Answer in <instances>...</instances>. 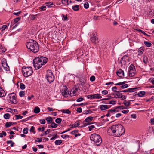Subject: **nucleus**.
<instances>
[{
    "mask_svg": "<svg viewBox=\"0 0 154 154\" xmlns=\"http://www.w3.org/2000/svg\"><path fill=\"white\" fill-rule=\"evenodd\" d=\"M108 131L112 132L115 137H119L125 133V130L121 124L113 125L110 127Z\"/></svg>",
    "mask_w": 154,
    "mask_h": 154,
    "instance_id": "1",
    "label": "nucleus"
},
{
    "mask_svg": "<svg viewBox=\"0 0 154 154\" xmlns=\"http://www.w3.org/2000/svg\"><path fill=\"white\" fill-rule=\"evenodd\" d=\"M48 61V58L41 56L40 57H37L34 59L33 61V64L35 69H38L41 68L43 65L46 63Z\"/></svg>",
    "mask_w": 154,
    "mask_h": 154,
    "instance_id": "2",
    "label": "nucleus"
},
{
    "mask_svg": "<svg viewBox=\"0 0 154 154\" xmlns=\"http://www.w3.org/2000/svg\"><path fill=\"white\" fill-rule=\"evenodd\" d=\"M26 46L27 49L34 53L37 52L39 50L38 43L34 40H31L29 42H27Z\"/></svg>",
    "mask_w": 154,
    "mask_h": 154,
    "instance_id": "3",
    "label": "nucleus"
},
{
    "mask_svg": "<svg viewBox=\"0 0 154 154\" xmlns=\"http://www.w3.org/2000/svg\"><path fill=\"white\" fill-rule=\"evenodd\" d=\"M90 140L93 141L96 146H100L102 142V139L100 136L96 134H92L90 137Z\"/></svg>",
    "mask_w": 154,
    "mask_h": 154,
    "instance_id": "4",
    "label": "nucleus"
},
{
    "mask_svg": "<svg viewBox=\"0 0 154 154\" xmlns=\"http://www.w3.org/2000/svg\"><path fill=\"white\" fill-rule=\"evenodd\" d=\"M22 72L24 76L25 77H27L32 74V69L31 67H26L23 66L22 68Z\"/></svg>",
    "mask_w": 154,
    "mask_h": 154,
    "instance_id": "5",
    "label": "nucleus"
},
{
    "mask_svg": "<svg viewBox=\"0 0 154 154\" xmlns=\"http://www.w3.org/2000/svg\"><path fill=\"white\" fill-rule=\"evenodd\" d=\"M46 78L49 83L52 82L54 79V76L51 71L48 70L47 72Z\"/></svg>",
    "mask_w": 154,
    "mask_h": 154,
    "instance_id": "6",
    "label": "nucleus"
},
{
    "mask_svg": "<svg viewBox=\"0 0 154 154\" xmlns=\"http://www.w3.org/2000/svg\"><path fill=\"white\" fill-rule=\"evenodd\" d=\"M7 98L9 101V103L12 104H15L17 103V101L16 99V97L15 96L14 93L8 94Z\"/></svg>",
    "mask_w": 154,
    "mask_h": 154,
    "instance_id": "7",
    "label": "nucleus"
},
{
    "mask_svg": "<svg viewBox=\"0 0 154 154\" xmlns=\"http://www.w3.org/2000/svg\"><path fill=\"white\" fill-rule=\"evenodd\" d=\"M90 40L92 43L95 45L97 44L99 42L98 38L96 36L95 34L94 33H93L91 34Z\"/></svg>",
    "mask_w": 154,
    "mask_h": 154,
    "instance_id": "8",
    "label": "nucleus"
},
{
    "mask_svg": "<svg viewBox=\"0 0 154 154\" xmlns=\"http://www.w3.org/2000/svg\"><path fill=\"white\" fill-rule=\"evenodd\" d=\"M129 57L127 55H125L121 58L119 61V63L121 65H125L126 62L129 61Z\"/></svg>",
    "mask_w": 154,
    "mask_h": 154,
    "instance_id": "9",
    "label": "nucleus"
},
{
    "mask_svg": "<svg viewBox=\"0 0 154 154\" xmlns=\"http://www.w3.org/2000/svg\"><path fill=\"white\" fill-rule=\"evenodd\" d=\"M87 98L88 99H100L102 97L99 94H95L93 95H89L87 96Z\"/></svg>",
    "mask_w": 154,
    "mask_h": 154,
    "instance_id": "10",
    "label": "nucleus"
},
{
    "mask_svg": "<svg viewBox=\"0 0 154 154\" xmlns=\"http://www.w3.org/2000/svg\"><path fill=\"white\" fill-rule=\"evenodd\" d=\"M69 91L68 90V88L66 86H64L62 91L61 94L63 96H65L68 94Z\"/></svg>",
    "mask_w": 154,
    "mask_h": 154,
    "instance_id": "11",
    "label": "nucleus"
},
{
    "mask_svg": "<svg viewBox=\"0 0 154 154\" xmlns=\"http://www.w3.org/2000/svg\"><path fill=\"white\" fill-rule=\"evenodd\" d=\"M116 74L119 77H122V76H124V72L121 69H119L117 71Z\"/></svg>",
    "mask_w": 154,
    "mask_h": 154,
    "instance_id": "12",
    "label": "nucleus"
},
{
    "mask_svg": "<svg viewBox=\"0 0 154 154\" xmlns=\"http://www.w3.org/2000/svg\"><path fill=\"white\" fill-rule=\"evenodd\" d=\"M110 106L109 105H100V108L101 110H104L108 109Z\"/></svg>",
    "mask_w": 154,
    "mask_h": 154,
    "instance_id": "13",
    "label": "nucleus"
},
{
    "mask_svg": "<svg viewBox=\"0 0 154 154\" xmlns=\"http://www.w3.org/2000/svg\"><path fill=\"white\" fill-rule=\"evenodd\" d=\"M6 95V94L5 91L2 89L0 87V97H5Z\"/></svg>",
    "mask_w": 154,
    "mask_h": 154,
    "instance_id": "14",
    "label": "nucleus"
},
{
    "mask_svg": "<svg viewBox=\"0 0 154 154\" xmlns=\"http://www.w3.org/2000/svg\"><path fill=\"white\" fill-rule=\"evenodd\" d=\"M72 3V2L71 1V0H62L61 1L62 3L65 5H69V2Z\"/></svg>",
    "mask_w": 154,
    "mask_h": 154,
    "instance_id": "15",
    "label": "nucleus"
},
{
    "mask_svg": "<svg viewBox=\"0 0 154 154\" xmlns=\"http://www.w3.org/2000/svg\"><path fill=\"white\" fill-rule=\"evenodd\" d=\"M2 66H3L5 69L6 71H8L9 70V67L6 63L5 64L3 63H2Z\"/></svg>",
    "mask_w": 154,
    "mask_h": 154,
    "instance_id": "16",
    "label": "nucleus"
},
{
    "mask_svg": "<svg viewBox=\"0 0 154 154\" xmlns=\"http://www.w3.org/2000/svg\"><path fill=\"white\" fill-rule=\"evenodd\" d=\"M93 118V117L89 116L86 118L85 119V121L86 122L89 123L88 122H91Z\"/></svg>",
    "mask_w": 154,
    "mask_h": 154,
    "instance_id": "17",
    "label": "nucleus"
},
{
    "mask_svg": "<svg viewBox=\"0 0 154 154\" xmlns=\"http://www.w3.org/2000/svg\"><path fill=\"white\" fill-rule=\"evenodd\" d=\"M45 119L46 120L48 124H49L51 123L53 121V119L51 117H47Z\"/></svg>",
    "mask_w": 154,
    "mask_h": 154,
    "instance_id": "18",
    "label": "nucleus"
},
{
    "mask_svg": "<svg viewBox=\"0 0 154 154\" xmlns=\"http://www.w3.org/2000/svg\"><path fill=\"white\" fill-rule=\"evenodd\" d=\"M117 93L116 94H113V95H116L117 96V97L115 96V97L116 98H122V95L121 93Z\"/></svg>",
    "mask_w": 154,
    "mask_h": 154,
    "instance_id": "19",
    "label": "nucleus"
},
{
    "mask_svg": "<svg viewBox=\"0 0 154 154\" xmlns=\"http://www.w3.org/2000/svg\"><path fill=\"white\" fill-rule=\"evenodd\" d=\"M72 9L75 11H78L79 9V5H75V6H73Z\"/></svg>",
    "mask_w": 154,
    "mask_h": 154,
    "instance_id": "20",
    "label": "nucleus"
},
{
    "mask_svg": "<svg viewBox=\"0 0 154 154\" xmlns=\"http://www.w3.org/2000/svg\"><path fill=\"white\" fill-rule=\"evenodd\" d=\"M135 73H134V71H132L129 70V72L128 75L130 77H132L134 76Z\"/></svg>",
    "mask_w": 154,
    "mask_h": 154,
    "instance_id": "21",
    "label": "nucleus"
},
{
    "mask_svg": "<svg viewBox=\"0 0 154 154\" xmlns=\"http://www.w3.org/2000/svg\"><path fill=\"white\" fill-rule=\"evenodd\" d=\"M40 112V109L38 107H35L34 110V112L35 113L37 114Z\"/></svg>",
    "mask_w": 154,
    "mask_h": 154,
    "instance_id": "22",
    "label": "nucleus"
},
{
    "mask_svg": "<svg viewBox=\"0 0 154 154\" xmlns=\"http://www.w3.org/2000/svg\"><path fill=\"white\" fill-rule=\"evenodd\" d=\"M145 94V92L144 91H140L139 92L137 95L140 97H143Z\"/></svg>",
    "mask_w": 154,
    "mask_h": 154,
    "instance_id": "23",
    "label": "nucleus"
},
{
    "mask_svg": "<svg viewBox=\"0 0 154 154\" xmlns=\"http://www.w3.org/2000/svg\"><path fill=\"white\" fill-rule=\"evenodd\" d=\"M144 51V50L142 48H140L138 50V55H140L143 54Z\"/></svg>",
    "mask_w": 154,
    "mask_h": 154,
    "instance_id": "24",
    "label": "nucleus"
},
{
    "mask_svg": "<svg viewBox=\"0 0 154 154\" xmlns=\"http://www.w3.org/2000/svg\"><path fill=\"white\" fill-rule=\"evenodd\" d=\"M21 18V17H17L15 19L13 20L11 22V25L10 26H11V23H12V22L13 21L14 22H15V23H16Z\"/></svg>",
    "mask_w": 154,
    "mask_h": 154,
    "instance_id": "25",
    "label": "nucleus"
},
{
    "mask_svg": "<svg viewBox=\"0 0 154 154\" xmlns=\"http://www.w3.org/2000/svg\"><path fill=\"white\" fill-rule=\"evenodd\" d=\"M62 112L63 113H67L68 114H69L71 113V111L69 109L66 110H61Z\"/></svg>",
    "mask_w": 154,
    "mask_h": 154,
    "instance_id": "26",
    "label": "nucleus"
},
{
    "mask_svg": "<svg viewBox=\"0 0 154 154\" xmlns=\"http://www.w3.org/2000/svg\"><path fill=\"white\" fill-rule=\"evenodd\" d=\"M62 140H57L55 142V143L56 145H60L62 143Z\"/></svg>",
    "mask_w": 154,
    "mask_h": 154,
    "instance_id": "27",
    "label": "nucleus"
},
{
    "mask_svg": "<svg viewBox=\"0 0 154 154\" xmlns=\"http://www.w3.org/2000/svg\"><path fill=\"white\" fill-rule=\"evenodd\" d=\"M131 103L129 101H127L126 100H125L123 102V104L126 107H128L129 106Z\"/></svg>",
    "mask_w": 154,
    "mask_h": 154,
    "instance_id": "28",
    "label": "nucleus"
},
{
    "mask_svg": "<svg viewBox=\"0 0 154 154\" xmlns=\"http://www.w3.org/2000/svg\"><path fill=\"white\" fill-rule=\"evenodd\" d=\"M6 143L7 144H9L10 143V144H11L10 146L12 147L13 146L14 144V142H13L12 141V140L7 141Z\"/></svg>",
    "mask_w": 154,
    "mask_h": 154,
    "instance_id": "29",
    "label": "nucleus"
},
{
    "mask_svg": "<svg viewBox=\"0 0 154 154\" xmlns=\"http://www.w3.org/2000/svg\"><path fill=\"white\" fill-rule=\"evenodd\" d=\"M129 70L132 71H134L135 70V67L133 64H131L129 67Z\"/></svg>",
    "mask_w": 154,
    "mask_h": 154,
    "instance_id": "30",
    "label": "nucleus"
},
{
    "mask_svg": "<svg viewBox=\"0 0 154 154\" xmlns=\"http://www.w3.org/2000/svg\"><path fill=\"white\" fill-rule=\"evenodd\" d=\"M144 44L146 46L148 47H150L151 45V43L149 42L144 41Z\"/></svg>",
    "mask_w": 154,
    "mask_h": 154,
    "instance_id": "31",
    "label": "nucleus"
},
{
    "mask_svg": "<svg viewBox=\"0 0 154 154\" xmlns=\"http://www.w3.org/2000/svg\"><path fill=\"white\" fill-rule=\"evenodd\" d=\"M10 117V115L8 113L5 114L4 115V118L6 119H9Z\"/></svg>",
    "mask_w": 154,
    "mask_h": 154,
    "instance_id": "32",
    "label": "nucleus"
},
{
    "mask_svg": "<svg viewBox=\"0 0 154 154\" xmlns=\"http://www.w3.org/2000/svg\"><path fill=\"white\" fill-rule=\"evenodd\" d=\"M62 121V119L60 118H58L55 120V122L57 124H60Z\"/></svg>",
    "mask_w": 154,
    "mask_h": 154,
    "instance_id": "33",
    "label": "nucleus"
},
{
    "mask_svg": "<svg viewBox=\"0 0 154 154\" xmlns=\"http://www.w3.org/2000/svg\"><path fill=\"white\" fill-rule=\"evenodd\" d=\"M12 122H7L6 123L5 126L6 127H9L11 126L12 125Z\"/></svg>",
    "mask_w": 154,
    "mask_h": 154,
    "instance_id": "34",
    "label": "nucleus"
},
{
    "mask_svg": "<svg viewBox=\"0 0 154 154\" xmlns=\"http://www.w3.org/2000/svg\"><path fill=\"white\" fill-rule=\"evenodd\" d=\"M19 95L20 97H23L25 95V92L24 91H22L20 92L19 93Z\"/></svg>",
    "mask_w": 154,
    "mask_h": 154,
    "instance_id": "35",
    "label": "nucleus"
},
{
    "mask_svg": "<svg viewBox=\"0 0 154 154\" xmlns=\"http://www.w3.org/2000/svg\"><path fill=\"white\" fill-rule=\"evenodd\" d=\"M116 107H115V109H111L109 110L108 111V112L109 113H112V114H114L116 112Z\"/></svg>",
    "mask_w": 154,
    "mask_h": 154,
    "instance_id": "36",
    "label": "nucleus"
},
{
    "mask_svg": "<svg viewBox=\"0 0 154 154\" xmlns=\"http://www.w3.org/2000/svg\"><path fill=\"white\" fill-rule=\"evenodd\" d=\"M137 88L135 87V88H132L128 89V92H134L135 91L134 90L136 89H137Z\"/></svg>",
    "mask_w": 154,
    "mask_h": 154,
    "instance_id": "37",
    "label": "nucleus"
},
{
    "mask_svg": "<svg viewBox=\"0 0 154 154\" xmlns=\"http://www.w3.org/2000/svg\"><path fill=\"white\" fill-rule=\"evenodd\" d=\"M92 111L90 110H86L84 111L83 113L84 114H87L89 113H91L92 112Z\"/></svg>",
    "mask_w": 154,
    "mask_h": 154,
    "instance_id": "38",
    "label": "nucleus"
},
{
    "mask_svg": "<svg viewBox=\"0 0 154 154\" xmlns=\"http://www.w3.org/2000/svg\"><path fill=\"white\" fill-rule=\"evenodd\" d=\"M117 89V88L116 86H114L112 88V91H114V92L115 93H119V91H117L116 90Z\"/></svg>",
    "mask_w": 154,
    "mask_h": 154,
    "instance_id": "39",
    "label": "nucleus"
},
{
    "mask_svg": "<svg viewBox=\"0 0 154 154\" xmlns=\"http://www.w3.org/2000/svg\"><path fill=\"white\" fill-rule=\"evenodd\" d=\"M58 126V125L55 124L54 122H52L51 125V126L52 128H55L57 127Z\"/></svg>",
    "mask_w": 154,
    "mask_h": 154,
    "instance_id": "40",
    "label": "nucleus"
},
{
    "mask_svg": "<svg viewBox=\"0 0 154 154\" xmlns=\"http://www.w3.org/2000/svg\"><path fill=\"white\" fill-rule=\"evenodd\" d=\"M20 87L21 89L23 90L25 89V86L23 83H21L20 85Z\"/></svg>",
    "mask_w": 154,
    "mask_h": 154,
    "instance_id": "41",
    "label": "nucleus"
},
{
    "mask_svg": "<svg viewBox=\"0 0 154 154\" xmlns=\"http://www.w3.org/2000/svg\"><path fill=\"white\" fill-rule=\"evenodd\" d=\"M74 125V128L78 127L80 125V122L79 121H76L75 122Z\"/></svg>",
    "mask_w": 154,
    "mask_h": 154,
    "instance_id": "42",
    "label": "nucleus"
},
{
    "mask_svg": "<svg viewBox=\"0 0 154 154\" xmlns=\"http://www.w3.org/2000/svg\"><path fill=\"white\" fill-rule=\"evenodd\" d=\"M143 61L145 64H147L148 62L147 57L146 56L143 57Z\"/></svg>",
    "mask_w": 154,
    "mask_h": 154,
    "instance_id": "43",
    "label": "nucleus"
},
{
    "mask_svg": "<svg viewBox=\"0 0 154 154\" xmlns=\"http://www.w3.org/2000/svg\"><path fill=\"white\" fill-rule=\"evenodd\" d=\"M15 116L16 117V120H18L19 119H21L23 118V116H20V115H15Z\"/></svg>",
    "mask_w": 154,
    "mask_h": 154,
    "instance_id": "44",
    "label": "nucleus"
},
{
    "mask_svg": "<svg viewBox=\"0 0 154 154\" xmlns=\"http://www.w3.org/2000/svg\"><path fill=\"white\" fill-rule=\"evenodd\" d=\"M3 135H4L5 136L6 135V133L4 131H2V133H0V137H3Z\"/></svg>",
    "mask_w": 154,
    "mask_h": 154,
    "instance_id": "45",
    "label": "nucleus"
},
{
    "mask_svg": "<svg viewBox=\"0 0 154 154\" xmlns=\"http://www.w3.org/2000/svg\"><path fill=\"white\" fill-rule=\"evenodd\" d=\"M126 108H125L123 106H118L116 107V109H126Z\"/></svg>",
    "mask_w": 154,
    "mask_h": 154,
    "instance_id": "46",
    "label": "nucleus"
},
{
    "mask_svg": "<svg viewBox=\"0 0 154 154\" xmlns=\"http://www.w3.org/2000/svg\"><path fill=\"white\" fill-rule=\"evenodd\" d=\"M61 137L63 138V139H66V138H70V137L69 135H61Z\"/></svg>",
    "mask_w": 154,
    "mask_h": 154,
    "instance_id": "47",
    "label": "nucleus"
},
{
    "mask_svg": "<svg viewBox=\"0 0 154 154\" xmlns=\"http://www.w3.org/2000/svg\"><path fill=\"white\" fill-rule=\"evenodd\" d=\"M28 129L27 128H25L23 131V132L24 134H26L28 133Z\"/></svg>",
    "mask_w": 154,
    "mask_h": 154,
    "instance_id": "48",
    "label": "nucleus"
},
{
    "mask_svg": "<svg viewBox=\"0 0 154 154\" xmlns=\"http://www.w3.org/2000/svg\"><path fill=\"white\" fill-rule=\"evenodd\" d=\"M35 130V127L34 126H32L31 127V128L29 130V131L30 132H33L34 134H35V132L34 131Z\"/></svg>",
    "mask_w": 154,
    "mask_h": 154,
    "instance_id": "49",
    "label": "nucleus"
},
{
    "mask_svg": "<svg viewBox=\"0 0 154 154\" xmlns=\"http://www.w3.org/2000/svg\"><path fill=\"white\" fill-rule=\"evenodd\" d=\"M45 4L48 7H50L51 5H53V3H52L51 2H47L45 3Z\"/></svg>",
    "mask_w": 154,
    "mask_h": 154,
    "instance_id": "50",
    "label": "nucleus"
},
{
    "mask_svg": "<svg viewBox=\"0 0 154 154\" xmlns=\"http://www.w3.org/2000/svg\"><path fill=\"white\" fill-rule=\"evenodd\" d=\"M116 100H111L109 101V103L114 105L116 104Z\"/></svg>",
    "mask_w": 154,
    "mask_h": 154,
    "instance_id": "51",
    "label": "nucleus"
},
{
    "mask_svg": "<svg viewBox=\"0 0 154 154\" xmlns=\"http://www.w3.org/2000/svg\"><path fill=\"white\" fill-rule=\"evenodd\" d=\"M42 11H45L46 10V7L43 5L39 8Z\"/></svg>",
    "mask_w": 154,
    "mask_h": 154,
    "instance_id": "52",
    "label": "nucleus"
},
{
    "mask_svg": "<svg viewBox=\"0 0 154 154\" xmlns=\"http://www.w3.org/2000/svg\"><path fill=\"white\" fill-rule=\"evenodd\" d=\"M128 87V84H125L123 85L120 86V88L122 89H124L127 88Z\"/></svg>",
    "mask_w": 154,
    "mask_h": 154,
    "instance_id": "53",
    "label": "nucleus"
},
{
    "mask_svg": "<svg viewBox=\"0 0 154 154\" xmlns=\"http://www.w3.org/2000/svg\"><path fill=\"white\" fill-rule=\"evenodd\" d=\"M76 111L77 112L80 113L82 112V110L81 107L78 108L77 109Z\"/></svg>",
    "mask_w": 154,
    "mask_h": 154,
    "instance_id": "54",
    "label": "nucleus"
},
{
    "mask_svg": "<svg viewBox=\"0 0 154 154\" xmlns=\"http://www.w3.org/2000/svg\"><path fill=\"white\" fill-rule=\"evenodd\" d=\"M42 141V138H37L36 140H35V142H40Z\"/></svg>",
    "mask_w": 154,
    "mask_h": 154,
    "instance_id": "55",
    "label": "nucleus"
},
{
    "mask_svg": "<svg viewBox=\"0 0 154 154\" xmlns=\"http://www.w3.org/2000/svg\"><path fill=\"white\" fill-rule=\"evenodd\" d=\"M89 5L88 2H86L84 4V7L86 9H87L89 8Z\"/></svg>",
    "mask_w": 154,
    "mask_h": 154,
    "instance_id": "56",
    "label": "nucleus"
},
{
    "mask_svg": "<svg viewBox=\"0 0 154 154\" xmlns=\"http://www.w3.org/2000/svg\"><path fill=\"white\" fill-rule=\"evenodd\" d=\"M88 128L89 131H91L93 128H95V126L94 125H91V126H89Z\"/></svg>",
    "mask_w": 154,
    "mask_h": 154,
    "instance_id": "57",
    "label": "nucleus"
},
{
    "mask_svg": "<svg viewBox=\"0 0 154 154\" xmlns=\"http://www.w3.org/2000/svg\"><path fill=\"white\" fill-rule=\"evenodd\" d=\"M95 79V77L94 76H92L90 78V80L91 82L94 81Z\"/></svg>",
    "mask_w": 154,
    "mask_h": 154,
    "instance_id": "58",
    "label": "nucleus"
},
{
    "mask_svg": "<svg viewBox=\"0 0 154 154\" xmlns=\"http://www.w3.org/2000/svg\"><path fill=\"white\" fill-rule=\"evenodd\" d=\"M40 122L42 124H44L45 123V121L43 119H41L40 120Z\"/></svg>",
    "mask_w": 154,
    "mask_h": 154,
    "instance_id": "59",
    "label": "nucleus"
},
{
    "mask_svg": "<svg viewBox=\"0 0 154 154\" xmlns=\"http://www.w3.org/2000/svg\"><path fill=\"white\" fill-rule=\"evenodd\" d=\"M78 91V89L76 88L75 90H74L72 91V95L75 96L76 94V93L77 91Z\"/></svg>",
    "mask_w": 154,
    "mask_h": 154,
    "instance_id": "60",
    "label": "nucleus"
},
{
    "mask_svg": "<svg viewBox=\"0 0 154 154\" xmlns=\"http://www.w3.org/2000/svg\"><path fill=\"white\" fill-rule=\"evenodd\" d=\"M7 26V25H3L2 27L1 28V29H2V31H3L6 28Z\"/></svg>",
    "mask_w": 154,
    "mask_h": 154,
    "instance_id": "61",
    "label": "nucleus"
},
{
    "mask_svg": "<svg viewBox=\"0 0 154 154\" xmlns=\"http://www.w3.org/2000/svg\"><path fill=\"white\" fill-rule=\"evenodd\" d=\"M37 15V14H36L35 15H31V19L33 20H34L36 17Z\"/></svg>",
    "mask_w": 154,
    "mask_h": 154,
    "instance_id": "62",
    "label": "nucleus"
},
{
    "mask_svg": "<svg viewBox=\"0 0 154 154\" xmlns=\"http://www.w3.org/2000/svg\"><path fill=\"white\" fill-rule=\"evenodd\" d=\"M83 100H84L83 98L80 97L76 101L77 102H81V101H83Z\"/></svg>",
    "mask_w": 154,
    "mask_h": 154,
    "instance_id": "63",
    "label": "nucleus"
},
{
    "mask_svg": "<svg viewBox=\"0 0 154 154\" xmlns=\"http://www.w3.org/2000/svg\"><path fill=\"white\" fill-rule=\"evenodd\" d=\"M102 93L104 95H106L108 93V91L107 90H103L102 91Z\"/></svg>",
    "mask_w": 154,
    "mask_h": 154,
    "instance_id": "64",
    "label": "nucleus"
}]
</instances>
